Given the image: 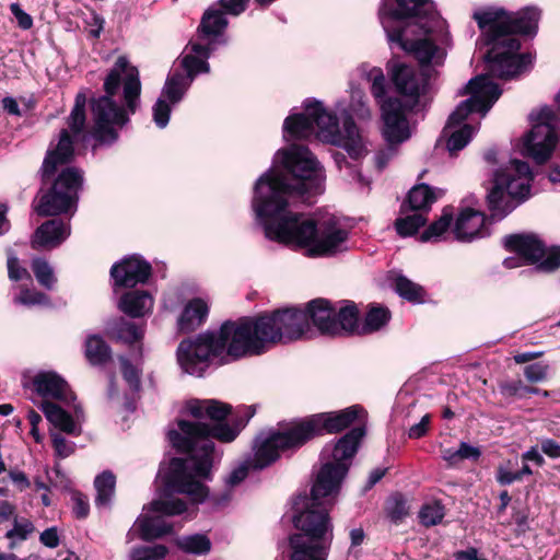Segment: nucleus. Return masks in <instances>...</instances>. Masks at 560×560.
Returning a JSON list of instances; mask_svg holds the SVG:
<instances>
[{
  "label": "nucleus",
  "instance_id": "1",
  "mask_svg": "<svg viewBox=\"0 0 560 560\" xmlns=\"http://www.w3.org/2000/svg\"><path fill=\"white\" fill-rule=\"evenodd\" d=\"M282 168H269L255 183L252 200L265 236L279 244L304 248L306 256L331 257L342 250L349 232L329 218L317 222L289 210V198L312 203L323 192L317 161L306 145L293 144L282 152Z\"/></svg>",
  "mask_w": 560,
  "mask_h": 560
},
{
  "label": "nucleus",
  "instance_id": "2",
  "mask_svg": "<svg viewBox=\"0 0 560 560\" xmlns=\"http://www.w3.org/2000/svg\"><path fill=\"white\" fill-rule=\"evenodd\" d=\"M310 331L302 306H287L223 322L219 330L184 339L176 351L180 368L202 376L211 359L221 364L242 358L261 355L278 343L302 339Z\"/></svg>",
  "mask_w": 560,
  "mask_h": 560
},
{
  "label": "nucleus",
  "instance_id": "3",
  "mask_svg": "<svg viewBox=\"0 0 560 560\" xmlns=\"http://www.w3.org/2000/svg\"><path fill=\"white\" fill-rule=\"evenodd\" d=\"M368 412L361 405H352L334 411L312 413L278 423L268 431V436L258 442L254 467L267 468L278 462L282 454L293 455L310 442L325 435H337L334 440L331 462L324 464L315 480L339 490L368 434Z\"/></svg>",
  "mask_w": 560,
  "mask_h": 560
},
{
  "label": "nucleus",
  "instance_id": "4",
  "mask_svg": "<svg viewBox=\"0 0 560 560\" xmlns=\"http://www.w3.org/2000/svg\"><path fill=\"white\" fill-rule=\"evenodd\" d=\"M541 11L536 7H526L517 12L503 8L475 12L472 19L483 32L486 45L490 46L483 56L487 74H479L468 81L463 94L470 97L464 105L472 113H487L499 100L502 90L491 81V77L511 80L527 70L533 62L532 54L520 52L518 35L535 36Z\"/></svg>",
  "mask_w": 560,
  "mask_h": 560
},
{
  "label": "nucleus",
  "instance_id": "5",
  "mask_svg": "<svg viewBox=\"0 0 560 560\" xmlns=\"http://www.w3.org/2000/svg\"><path fill=\"white\" fill-rule=\"evenodd\" d=\"M339 490L317 485L291 499V522L296 529L288 537L289 560H327L334 541L330 511Z\"/></svg>",
  "mask_w": 560,
  "mask_h": 560
},
{
  "label": "nucleus",
  "instance_id": "6",
  "mask_svg": "<svg viewBox=\"0 0 560 560\" xmlns=\"http://www.w3.org/2000/svg\"><path fill=\"white\" fill-rule=\"evenodd\" d=\"M233 407L228 402L208 399L206 413L210 423L202 421L177 420V430H170L167 438L179 454L190 456L195 476L205 480L212 479V466L215 444L232 443L246 427L253 413L246 419L237 417L229 421Z\"/></svg>",
  "mask_w": 560,
  "mask_h": 560
},
{
  "label": "nucleus",
  "instance_id": "7",
  "mask_svg": "<svg viewBox=\"0 0 560 560\" xmlns=\"http://www.w3.org/2000/svg\"><path fill=\"white\" fill-rule=\"evenodd\" d=\"M103 90L104 95L90 100L91 136L97 144L110 147L119 140V130L140 105L141 82L137 67L126 56H119L104 80Z\"/></svg>",
  "mask_w": 560,
  "mask_h": 560
},
{
  "label": "nucleus",
  "instance_id": "8",
  "mask_svg": "<svg viewBox=\"0 0 560 560\" xmlns=\"http://www.w3.org/2000/svg\"><path fill=\"white\" fill-rule=\"evenodd\" d=\"M315 127L324 142L343 148L352 160L358 161L366 154L362 136L352 117L345 115L342 132L337 115L315 98L304 101V113L292 114L284 119L283 132L292 139L303 140L315 133Z\"/></svg>",
  "mask_w": 560,
  "mask_h": 560
},
{
  "label": "nucleus",
  "instance_id": "9",
  "mask_svg": "<svg viewBox=\"0 0 560 560\" xmlns=\"http://www.w3.org/2000/svg\"><path fill=\"white\" fill-rule=\"evenodd\" d=\"M378 18L384 30L408 27V32L420 35L442 34L446 21L432 0H382Z\"/></svg>",
  "mask_w": 560,
  "mask_h": 560
},
{
  "label": "nucleus",
  "instance_id": "10",
  "mask_svg": "<svg viewBox=\"0 0 560 560\" xmlns=\"http://www.w3.org/2000/svg\"><path fill=\"white\" fill-rule=\"evenodd\" d=\"M82 186L83 172L74 166H66L54 178L48 191L42 196L36 208L37 214L55 217L75 210Z\"/></svg>",
  "mask_w": 560,
  "mask_h": 560
},
{
  "label": "nucleus",
  "instance_id": "11",
  "mask_svg": "<svg viewBox=\"0 0 560 560\" xmlns=\"http://www.w3.org/2000/svg\"><path fill=\"white\" fill-rule=\"evenodd\" d=\"M387 70L396 92L408 98V110L413 109L418 105L420 96L428 91L429 71L402 62H388Z\"/></svg>",
  "mask_w": 560,
  "mask_h": 560
},
{
  "label": "nucleus",
  "instance_id": "12",
  "mask_svg": "<svg viewBox=\"0 0 560 560\" xmlns=\"http://www.w3.org/2000/svg\"><path fill=\"white\" fill-rule=\"evenodd\" d=\"M386 35L389 43L397 44L402 50L411 54L419 65L429 67L434 61L441 65L442 54L431 35H420L408 32V27H387Z\"/></svg>",
  "mask_w": 560,
  "mask_h": 560
},
{
  "label": "nucleus",
  "instance_id": "13",
  "mask_svg": "<svg viewBox=\"0 0 560 560\" xmlns=\"http://www.w3.org/2000/svg\"><path fill=\"white\" fill-rule=\"evenodd\" d=\"M407 106L397 97H388L381 105L384 121L383 137L389 145L400 144L410 138V129L405 110Z\"/></svg>",
  "mask_w": 560,
  "mask_h": 560
},
{
  "label": "nucleus",
  "instance_id": "14",
  "mask_svg": "<svg viewBox=\"0 0 560 560\" xmlns=\"http://www.w3.org/2000/svg\"><path fill=\"white\" fill-rule=\"evenodd\" d=\"M558 143V133L548 122L533 126L524 140L523 153L542 165L551 158Z\"/></svg>",
  "mask_w": 560,
  "mask_h": 560
},
{
  "label": "nucleus",
  "instance_id": "15",
  "mask_svg": "<svg viewBox=\"0 0 560 560\" xmlns=\"http://www.w3.org/2000/svg\"><path fill=\"white\" fill-rule=\"evenodd\" d=\"M152 276V266L141 256L132 255L116 262L110 268L115 288H135L144 284Z\"/></svg>",
  "mask_w": 560,
  "mask_h": 560
},
{
  "label": "nucleus",
  "instance_id": "16",
  "mask_svg": "<svg viewBox=\"0 0 560 560\" xmlns=\"http://www.w3.org/2000/svg\"><path fill=\"white\" fill-rule=\"evenodd\" d=\"M74 140L68 129H61L58 143L48 149L39 170L42 184L51 182L59 166H69L74 160Z\"/></svg>",
  "mask_w": 560,
  "mask_h": 560
},
{
  "label": "nucleus",
  "instance_id": "17",
  "mask_svg": "<svg viewBox=\"0 0 560 560\" xmlns=\"http://www.w3.org/2000/svg\"><path fill=\"white\" fill-rule=\"evenodd\" d=\"M503 247L517 255L526 265H537L546 255V244L534 233H513L505 235Z\"/></svg>",
  "mask_w": 560,
  "mask_h": 560
},
{
  "label": "nucleus",
  "instance_id": "18",
  "mask_svg": "<svg viewBox=\"0 0 560 560\" xmlns=\"http://www.w3.org/2000/svg\"><path fill=\"white\" fill-rule=\"evenodd\" d=\"M33 389L42 397L69 404L77 396L68 382L55 371H40L32 380Z\"/></svg>",
  "mask_w": 560,
  "mask_h": 560
},
{
  "label": "nucleus",
  "instance_id": "19",
  "mask_svg": "<svg viewBox=\"0 0 560 560\" xmlns=\"http://www.w3.org/2000/svg\"><path fill=\"white\" fill-rule=\"evenodd\" d=\"M487 217L483 212L472 208L463 209L455 222L454 235L458 242L470 243L476 238L490 235L489 229L486 226Z\"/></svg>",
  "mask_w": 560,
  "mask_h": 560
},
{
  "label": "nucleus",
  "instance_id": "20",
  "mask_svg": "<svg viewBox=\"0 0 560 560\" xmlns=\"http://www.w3.org/2000/svg\"><path fill=\"white\" fill-rule=\"evenodd\" d=\"M361 313L358 304L351 300H342L336 307L335 320L330 338L362 336Z\"/></svg>",
  "mask_w": 560,
  "mask_h": 560
},
{
  "label": "nucleus",
  "instance_id": "21",
  "mask_svg": "<svg viewBox=\"0 0 560 560\" xmlns=\"http://www.w3.org/2000/svg\"><path fill=\"white\" fill-rule=\"evenodd\" d=\"M514 182V177L505 170L499 168L493 174V185L487 194V205L492 215L504 218L513 209L512 200H505V192Z\"/></svg>",
  "mask_w": 560,
  "mask_h": 560
},
{
  "label": "nucleus",
  "instance_id": "22",
  "mask_svg": "<svg viewBox=\"0 0 560 560\" xmlns=\"http://www.w3.org/2000/svg\"><path fill=\"white\" fill-rule=\"evenodd\" d=\"M336 307L330 300L316 298L304 304L307 324L313 325L320 336L330 337Z\"/></svg>",
  "mask_w": 560,
  "mask_h": 560
},
{
  "label": "nucleus",
  "instance_id": "23",
  "mask_svg": "<svg viewBox=\"0 0 560 560\" xmlns=\"http://www.w3.org/2000/svg\"><path fill=\"white\" fill-rule=\"evenodd\" d=\"M229 26V20L222 10L214 5L205 10L201 15L200 23L196 34L198 39H212L218 44H225L220 38L224 36Z\"/></svg>",
  "mask_w": 560,
  "mask_h": 560
},
{
  "label": "nucleus",
  "instance_id": "24",
  "mask_svg": "<svg viewBox=\"0 0 560 560\" xmlns=\"http://www.w3.org/2000/svg\"><path fill=\"white\" fill-rule=\"evenodd\" d=\"M69 235L67 224L61 219H51L40 224L33 236L32 247H56Z\"/></svg>",
  "mask_w": 560,
  "mask_h": 560
},
{
  "label": "nucleus",
  "instance_id": "25",
  "mask_svg": "<svg viewBox=\"0 0 560 560\" xmlns=\"http://www.w3.org/2000/svg\"><path fill=\"white\" fill-rule=\"evenodd\" d=\"M105 336L117 342L133 345L143 338V330L136 323L125 317H113L105 323Z\"/></svg>",
  "mask_w": 560,
  "mask_h": 560
},
{
  "label": "nucleus",
  "instance_id": "26",
  "mask_svg": "<svg viewBox=\"0 0 560 560\" xmlns=\"http://www.w3.org/2000/svg\"><path fill=\"white\" fill-rule=\"evenodd\" d=\"M154 300L147 290H130L125 292L119 301L118 308L131 318H140L152 311Z\"/></svg>",
  "mask_w": 560,
  "mask_h": 560
},
{
  "label": "nucleus",
  "instance_id": "27",
  "mask_svg": "<svg viewBox=\"0 0 560 560\" xmlns=\"http://www.w3.org/2000/svg\"><path fill=\"white\" fill-rule=\"evenodd\" d=\"M209 313L207 303L200 299H191L182 311L177 319V328L179 332L188 334L201 326Z\"/></svg>",
  "mask_w": 560,
  "mask_h": 560
},
{
  "label": "nucleus",
  "instance_id": "28",
  "mask_svg": "<svg viewBox=\"0 0 560 560\" xmlns=\"http://www.w3.org/2000/svg\"><path fill=\"white\" fill-rule=\"evenodd\" d=\"M40 409L46 419L60 431L71 435L79 434L72 416L58 404L50 400H44L40 405Z\"/></svg>",
  "mask_w": 560,
  "mask_h": 560
},
{
  "label": "nucleus",
  "instance_id": "29",
  "mask_svg": "<svg viewBox=\"0 0 560 560\" xmlns=\"http://www.w3.org/2000/svg\"><path fill=\"white\" fill-rule=\"evenodd\" d=\"M392 319L390 310L380 303H370L362 320L361 335L366 336L380 331Z\"/></svg>",
  "mask_w": 560,
  "mask_h": 560
},
{
  "label": "nucleus",
  "instance_id": "30",
  "mask_svg": "<svg viewBox=\"0 0 560 560\" xmlns=\"http://www.w3.org/2000/svg\"><path fill=\"white\" fill-rule=\"evenodd\" d=\"M435 201L436 196L434 195L433 188L428 184H418L409 190L406 200L401 205V211H404L405 206L408 205L409 209L412 211L428 212Z\"/></svg>",
  "mask_w": 560,
  "mask_h": 560
},
{
  "label": "nucleus",
  "instance_id": "31",
  "mask_svg": "<svg viewBox=\"0 0 560 560\" xmlns=\"http://www.w3.org/2000/svg\"><path fill=\"white\" fill-rule=\"evenodd\" d=\"M192 477L188 471L187 460L180 457H173L170 460L168 470L164 475V485L167 490L178 492Z\"/></svg>",
  "mask_w": 560,
  "mask_h": 560
},
{
  "label": "nucleus",
  "instance_id": "32",
  "mask_svg": "<svg viewBox=\"0 0 560 560\" xmlns=\"http://www.w3.org/2000/svg\"><path fill=\"white\" fill-rule=\"evenodd\" d=\"M84 354L91 365H104L112 360V349L98 335H91L84 345Z\"/></svg>",
  "mask_w": 560,
  "mask_h": 560
},
{
  "label": "nucleus",
  "instance_id": "33",
  "mask_svg": "<svg viewBox=\"0 0 560 560\" xmlns=\"http://www.w3.org/2000/svg\"><path fill=\"white\" fill-rule=\"evenodd\" d=\"M176 546L185 553L205 556L211 551L212 542L206 534L197 533L178 538Z\"/></svg>",
  "mask_w": 560,
  "mask_h": 560
},
{
  "label": "nucleus",
  "instance_id": "34",
  "mask_svg": "<svg viewBox=\"0 0 560 560\" xmlns=\"http://www.w3.org/2000/svg\"><path fill=\"white\" fill-rule=\"evenodd\" d=\"M395 292L404 300L411 303H423L425 290L422 285L411 281L406 276L399 275L394 280Z\"/></svg>",
  "mask_w": 560,
  "mask_h": 560
},
{
  "label": "nucleus",
  "instance_id": "35",
  "mask_svg": "<svg viewBox=\"0 0 560 560\" xmlns=\"http://www.w3.org/2000/svg\"><path fill=\"white\" fill-rule=\"evenodd\" d=\"M140 538L152 541L173 533V525L160 520L145 517L139 525Z\"/></svg>",
  "mask_w": 560,
  "mask_h": 560
},
{
  "label": "nucleus",
  "instance_id": "36",
  "mask_svg": "<svg viewBox=\"0 0 560 560\" xmlns=\"http://www.w3.org/2000/svg\"><path fill=\"white\" fill-rule=\"evenodd\" d=\"M452 221L453 212L447 208H444L442 215L429 224V226L420 234V241L422 243L439 241L440 237L450 229Z\"/></svg>",
  "mask_w": 560,
  "mask_h": 560
},
{
  "label": "nucleus",
  "instance_id": "37",
  "mask_svg": "<svg viewBox=\"0 0 560 560\" xmlns=\"http://www.w3.org/2000/svg\"><path fill=\"white\" fill-rule=\"evenodd\" d=\"M86 95L83 92H79L74 98V105L68 117V127L71 132L75 136L80 135L85 127L86 122Z\"/></svg>",
  "mask_w": 560,
  "mask_h": 560
},
{
  "label": "nucleus",
  "instance_id": "38",
  "mask_svg": "<svg viewBox=\"0 0 560 560\" xmlns=\"http://www.w3.org/2000/svg\"><path fill=\"white\" fill-rule=\"evenodd\" d=\"M115 485L116 477L109 470H105L96 476L94 480V487L97 492L95 498L96 505H105L110 501L115 491Z\"/></svg>",
  "mask_w": 560,
  "mask_h": 560
},
{
  "label": "nucleus",
  "instance_id": "39",
  "mask_svg": "<svg viewBox=\"0 0 560 560\" xmlns=\"http://www.w3.org/2000/svg\"><path fill=\"white\" fill-rule=\"evenodd\" d=\"M427 223V217L422 213H413L395 220V229L402 237L413 236L420 228Z\"/></svg>",
  "mask_w": 560,
  "mask_h": 560
},
{
  "label": "nucleus",
  "instance_id": "40",
  "mask_svg": "<svg viewBox=\"0 0 560 560\" xmlns=\"http://www.w3.org/2000/svg\"><path fill=\"white\" fill-rule=\"evenodd\" d=\"M445 516V506L440 500L424 504L419 511L420 523L425 527H432L442 522Z\"/></svg>",
  "mask_w": 560,
  "mask_h": 560
},
{
  "label": "nucleus",
  "instance_id": "41",
  "mask_svg": "<svg viewBox=\"0 0 560 560\" xmlns=\"http://www.w3.org/2000/svg\"><path fill=\"white\" fill-rule=\"evenodd\" d=\"M32 271L37 282L47 290H51L56 283L54 270L44 258H34L32 261Z\"/></svg>",
  "mask_w": 560,
  "mask_h": 560
},
{
  "label": "nucleus",
  "instance_id": "42",
  "mask_svg": "<svg viewBox=\"0 0 560 560\" xmlns=\"http://www.w3.org/2000/svg\"><path fill=\"white\" fill-rule=\"evenodd\" d=\"M472 133L474 127L468 124L452 132L446 143L450 155L455 156L458 151L463 150L470 142Z\"/></svg>",
  "mask_w": 560,
  "mask_h": 560
},
{
  "label": "nucleus",
  "instance_id": "43",
  "mask_svg": "<svg viewBox=\"0 0 560 560\" xmlns=\"http://www.w3.org/2000/svg\"><path fill=\"white\" fill-rule=\"evenodd\" d=\"M151 510L167 516L182 515L187 511V504L182 499L154 500L151 503Z\"/></svg>",
  "mask_w": 560,
  "mask_h": 560
},
{
  "label": "nucleus",
  "instance_id": "44",
  "mask_svg": "<svg viewBox=\"0 0 560 560\" xmlns=\"http://www.w3.org/2000/svg\"><path fill=\"white\" fill-rule=\"evenodd\" d=\"M388 517L395 524L401 522L408 514L409 508L402 493L395 492L387 501Z\"/></svg>",
  "mask_w": 560,
  "mask_h": 560
},
{
  "label": "nucleus",
  "instance_id": "45",
  "mask_svg": "<svg viewBox=\"0 0 560 560\" xmlns=\"http://www.w3.org/2000/svg\"><path fill=\"white\" fill-rule=\"evenodd\" d=\"M267 436H268V433L265 436H257L254 440V443H253L254 455H253V457L246 462V465L240 466L238 468L234 469L230 474V476L228 478V483L230 486L233 487V486H237L238 483H241L247 477L249 469H253V470H262L264 469V468H256V467H254V460H255V455H256V446H257L258 442L265 440Z\"/></svg>",
  "mask_w": 560,
  "mask_h": 560
},
{
  "label": "nucleus",
  "instance_id": "46",
  "mask_svg": "<svg viewBox=\"0 0 560 560\" xmlns=\"http://www.w3.org/2000/svg\"><path fill=\"white\" fill-rule=\"evenodd\" d=\"M180 65L190 80H194L200 73L210 72L209 62L206 59L198 58L191 54L185 55Z\"/></svg>",
  "mask_w": 560,
  "mask_h": 560
},
{
  "label": "nucleus",
  "instance_id": "47",
  "mask_svg": "<svg viewBox=\"0 0 560 560\" xmlns=\"http://www.w3.org/2000/svg\"><path fill=\"white\" fill-rule=\"evenodd\" d=\"M209 487L190 478L177 493L188 494L195 503H202L209 498Z\"/></svg>",
  "mask_w": 560,
  "mask_h": 560
},
{
  "label": "nucleus",
  "instance_id": "48",
  "mask_svg": "<svg viewBox=\"0 0 560 560\" xmlns=\"http://www.w3.org/2000/svg\"><path fill=\"white\" fill-rule=\"evenodd\" d=\"M345 115H350L353 120L354 116L359 119H369L371 117V110L362 95L353 94L348 109L342 112V119ZM341 131L343 132V129Z\"/></svg>",
  "mask_w": 560,
  "mask_h": 560
},
{
  "label": "nucleus",
  "instance_id": "49",
  "mask_svg": "<svg viewBox=\"0 0 560 560\" xmlns=\"http://www.w3.org/2000/svg\"><path fill=\"white\" fill-rule=\"evenodd\" d=\"M560 268V246L546 247V255L537 262V269L545 272H553Z\"/></svg>",
  "mask_w": 560,
  "mask_h": 560
},
{
  "label": "nucleus",
  "instance_id": "50",
  "mask_svg": "<svg viewBox=\"0 0 560 560\" xmlns=\"http://www.w3.org/2000/svg\"><path fill=\"white\" fill-rule=\"evenodd\" d=\"M120 370L122 378L129 385L130 389L138 392L141 387L140 371L129 360L121 359Z\"/></svg>",
  "mask_w": 560,
  "mask_h": 560
},
{
  "label": "nucleus",
  "instance_id": "51",
  "mask_svg": "<svg viewBox=\"0 0 560 560\" xmlns=\"http://www.w3.org/2000/svg\"><path fill=\"white\" fill-rule=\"evenodd\" d=\"M34 529L35 527L30 520L23 518L19 521V517L15 515L13 527L7 532L5 537L9 539L19 538L20 540H26Z\"/></svg>",
  "mask_w": 560,
  "mask_h": 560
},
{
  "label": "nucleus",
  "instance_id": "52",
  "mask_svg": "<svg viewBox=\"0 0 560 560\" xmlns=\"http://www.w3.org/2000/svg\"><path fill=\"white\" fill-rule=\"evenodd\" d=\"M163 94L172 104H176L182 100L184 91L182 89V77L179 74H173L167 78Z\"/></svg>",
  "mask_w": 560,
  "mask_h": 560
},
{
  "label": "nucleus",
  "instance_id": "53",
  "mask_svg": "<svg viewBox=\"0 0 560 560\" xmlns=\"http://www.w3.org/2000/svg\"><path fill=\"white\" fill-rule=\"evenodd\" d=\"M499 390L503 397L525 399V384L521 380L503 381L499 384Z\"/></svg>",
  "mask_w": 560,
  "mask_h": 560
},
{
  "label": "nucleus",
  "instance_id": "54",
  "mask_svg": "<svg viewBox=\"0 0 560 560\" xmlns=\"http://www.w3.org/2000/svg\"><path fill=\"white\" fill-rule=\"evenodd\" d=\"M549 365L544 362H535L524 368V376L529 383H539L547 380Z\"/></svg>",
  "mask_w": 560,
  "mask_h": 560
},
{
  "label": "nucleus",
  "instance_id": "55",
  "mask_svg": "<svg viewBox=\"0 0 560 560\" xmlns=\"http://www.w3.org/2000/svg\"><path fill=\"white\" fill-rule=\"evenodd\" d=\"M373 80L371 85V93L376 100V102L382 105L386 97V81L384 73L381 69H374L372 71Z\"/></svg>",
  "mask_w": 560,
  "mask_h": 560
},
{
  "label": "nucleus",
  "instance_id": "56",
  "mask_svg": "<svg viewBox=\"0 0 560 560\" xmlns=\"http://www.w3.org/2000/svg\"><path fill=\"white\" fill-rule=\"evenodd\" d=\"M249 2L250 0H218L217 5L219 10L224 12L225 16L228 14L240 16L247 10Z\"/></svg>",
  "mask_w": 560,
  "mask_h": 560
},
{
  "label": "nucleus",
  "instance_id": "57",
  "mask_svg": "<svg viewBox=\"0 0 560 560\" xmlns=\"http://www.w3.org/2000/svg\"><path fill=\"white\" fill-rule=\"evenodd\" d=\"M217 44L212 39H198L197 42L190 40L188 46L192 52L191 55L208 60L215 50Z\"/></svg>",
  "mask_w": 560,
  "mask_h": 560
},
{
  "label": "nucleus",
  "instance_id": "58",
  "mask_svg": "<svg viewBox=\"0 0 560 560\" xmlns=\"http://www.w3.org/2000/svg\"><path fill=\"white\" fill-rule=\"evenodd\" d=\"M171 106L163 98H158L153 105V120L161 129L165 128L170 121Z\"/></svg>",
  "mask_w": 560,
  "mask_h": 560
},
{
  "label": "nucleus",
  "instance_id": "59",
  "mask_svg": "<svg viewBox=\"0 0 560 560\" xmlns=\"http://www.w3.org/2000/svg\"><path fill=\"white\" fill-rule=\"evenodd\" d=\"M73 501L72 512L78 520H84L89 516L90 504L85 494L80 491H74L71 495Z\"/></svg>",
  "mask_w": 560,
  "mask_h": 560
},
{
  "label": "nucleus",
  "instance_id": "60",
  "mask_svg": "<svg viewBox=\"0 0 560 560\" xmlns=\"http://www.w3.org/2000/svg\"><path fill=\"white\" fill-rule=\"evenodd\" d=\"M8 276L12 281H21L23 279L31 280V275L26 268L20 265L18 257L12 256L8 258Z\"/></svg>",
  "mask_w": 560,
  "mask_h": 560
},
{
  "label": "nucleus",
  "instance_id": "61",
  "mask_svg": "<svg viewBox=\"0 0 560 560\" xmlns=\"http://www.w3.org/2000/svg\"><path fill=\"white\" fill-rule=\"evenodd\" d=\"M11 14L15 18L18 26L24 31L33 27V18L26 13L18 2L9 5Z\"/></svg>",
  "mask_w": 560,
  "mask_h": 560
},
{
  "label": "nucleus",
  "instance_id": "62",
  "mask_svg": "<svg viewBox=\"0 0 560 560\" xmlns=\"http://www.w3.org/2000/svg\"><path fill=\"white\" fill-rule=\"evenodd\" d=\"M19 302L24 305H37V304H44L48 301L47 294L31 290V289H22L21 293L19 295Z\"/></svg>",
  "mask_w": 560,
  "mask_h": 560
},
{
  "label": "nucleus",
  "instance_id": "63",
  "mask_svg": "<svg viewBox=\"0 0 560 560\" xmlns=\"http://www.w3.org/2000/svg\"><path fill=\"white\" fill-rule=\"evenodd\" d=\"M51 441L56 454L61 458H66L74 452L72 444H70L66 438L59 433L52 434Z\"/></svg>",
  "mask_w": 560,
  "mask_h": 560
},
{
  "label": "nucleus",
  "instance_id": "64",
  "mask_svg": "<svg viewBox=\"0 0 560 560\" xmlns=\"http://www.w3.org/2000/svg\"><path fill=\"white\" fill-rule=\"evenodd\" d=\"M142 558L139 560H160L164 559L168 553V548L165 545H154L141 548Z\"/></svg>",
  "mask_w": 560,
  "mask_h": 560
}]
</instances>
